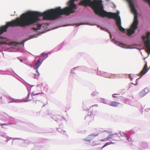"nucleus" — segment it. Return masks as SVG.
<instances>
[{"label": "nucleus", "instance_id": "f257e3e1", "mask_svg": "<svg viewBox=\"0 0 150 150\" xmlns=\"http://www.w3.org/2000/svg\"><path fill=\"white\" fill-rule=\"evenodd\" d=\"M62 16V8L58 7L41 13L37 11H29L22 14L19 18L6 23L5 25L0 27V35L6 32L8 27H24L30 25L40 21L39 17L43 16L42 19L54 20Z\"/></svg>", "mask_w": 150, "mask_h": 150}, {"label": "nucleus", "instance_id": "f03ea898", "mask_svg": "<svg viewBox=\"0 0 150 150\" xmlns=\"http://www.w3.org/2000/svg\"><path fill=\"white\" fill-rule=\"evenodd\" d=\"M129 6L131 8L132 12L134 14V21L130 27V28L127 30V34L129 35H131L133 34L135 32V30L137 29L138 24V21L137 16V12L132 2H129Z\"/></svg>", "mask_w": 150, "mask_h": 150}, {"label": "nucleus", "instance_id": "7ed1b4c3", "mask_svg": "<svg viewBox=\"0 0 150 150\" xmlns=\"http://www.w3.org/2000/svg\"><path fill=\"white\" fill-rule=\"evenodd\" d=\"M142 39L143 40H146L144 42V44L146 47V51L148 53H150V32L147 33L146 36H143Z\"/></svg>", "mask_w": 150, "mask_h": 150}, {"label": "nucleus", "instance_id": "20e7f679", "mask_svg": "<svg viewBox=\"0 0 150 150\" xmlns=\"http://www.w3.org/2000/svg\"><path fill=\"white\" fill-rule=\"evenodd\" d=\"M119 134L120 136L122 138V139L121 140H123L124 139H123L124 138H126L127 140L129 141L130 139L129 134H126L122 132H119Z\"/></svg>", "mask_w": 150, "mask_h": 150}, {"label": "nucleus", "instance_id": "39448f33", "mask_svg": "<svg viewBox=\"0 0 150 150\" xmlns=\"http://www.w3.org/2000/svg\"><path fill=\"white\" fill-rule=\"evenodd\" d=\"M110 136L111 138L115 141H119L122 139L119 135V133L118 134L115 133L114 134H111Z\"/></svg>", "mask_w": 150, "mask_h": 150}, {"label": "nucleus", "instance_id": "423d86ee", "mask_svg": "<svg viewBox=\"0 0 150 150\" xmlns=\"http://www.w3.org/2000/svg\"><path fill=\"white\" fill-rule=\"evenodd\" d=\"M147 63H146L145 64L143 69L141 71L139 74L141 76L146 74L148 71V69L147 68Z\"/></svg>", "mask_w": 150, "mask_h": 150}, {"label": "nucleus", "instance_id": "0eeeda50", "mask_svg": "<svg viewBox=\"0 0 150 150\" xmlns=\"http://www.w3.org/2000/svg\"><path fill=\"white\" fill-rule=\"evenodd\" d=\"M98 134H92L87 137L86 138V140L88 141H89L93 139L95 137L97 136Z\"/></svg>", "mask_w": 150, "mask_h": 150}, {"label": "nucleus", "instance_id": "6e6552de", "mask_svg": "<svg viewBox=\"0 0 150 150\" xmlns=\"http://www.w3.org/2000/svg\"><path fill=\"white\" fill-rule=\"evenodd\" d=\"M35 65L36 67V72L38 74V76L39 75V72L38 71V69L40 65V59L37 61L36 62L35 64Z\"/></svg>", "mask_w": 150, "mask_h": 150}, {"label": "nucleus", "instance_id": "1a4fd4ad", "mask_svg": "<svg viewBox=\"0 0 150 150\" xmlns=\"http://www.w3.org/2000/svg\"><path fill=\"white\" fill-rule=\"evenodd\" d=\"M90 116L89 115L87 116L85 118V119H88L89 120V122L91 121L92 120H94V116L93 114H92V113L91 112H90Z\"/></svg>", "mask_w": 150, "mask_h": 150}, {"label": "nucleus", "instance_id": "9d476101", "mask_svg": "<svg viewBox=\"0 0 150 150\" xmlns=\"http://www.w3.org/2000/svg\"><path fill=\"white\" fill-rule=\"evenodd\" d=\"M115 44L116 45L122 47L123 48H126L127 47V45L122 43L119 42H117Z\"/></svg>", "mask_w": 150, "mask_h": 150}, {"label": "nucleus", "instance_id": "9b49d317", "mask_svg": "<svg viewBox=\"0 0 150 150\" xmlns=\"http://www.w3.org/2000/svg\"><path fill=\"white\" fill-rule=\"evenodd\" d=\"M120 104L119 103L113 101L111 102L110 104V106L116 107H117L119 104Z\"/></svg>", "mask_w": 150, "mask_h": 150}, {"label": "nucleus", "instance_id": "f8f14e48", "mask_svg": "<svg viewBox=\"0 0 150 150\" xmlns=\"http://www.w3.org/2000/svg\"><path fill=\"white\" fill-rule=\"evenodd\" d=\"M146 89L145 88L140 92L139 94L141 97H143L146 94L147 92L146 91Z\"/></svg>", "mask_w": 150, "mask_h": 150}, {"label": "nucleus", "instance_id": "ddd939ff", "mask_svg": "<svg viewBox=\"0 0 150 150\" xmlns=\"http://www.w3.org/2000/svg\"><path fill=\"white\" fill-rule=\"evenodd\" d=\"M37 28L33 27L32 28V29L34 30L35 31L37 30H39L40 29L41 25H36Z\"/></svg>", "mask_w": 150, "mask_h": 150}, {"label": "nucleus", "instance_id": "4468645a", "mask_svg": "<svg viewBox=\"0 0 150 150\" xmlns=\"http://www.w3.org/2000/svg\"><path fill=\"white\" fill-rule=\"evenodd\" d=\"M111 139L110 137V135L108 136L106 138H104L103 139H102L100 140V141L103 142V141H106L109 140V139Z\"/></svg>", "mask_w": 150, "mask_h": 150}, {"label": "nucleus", "instance_id": "2eb2a0df", "mask_svg": "<svg viewBox=\"0 0 150 150\" xmlns=\"http://www.w3.org/2000/svg\"><path fill=\"white\" fill-rule=\"evenodd\" d=\"M104 76H105L106 77H108L110 78H114L115 76V74H111L110 76H106L105 75H103Z\"/></svg>", "mask_w": 150, "mask_h": 150}, {"label": "nucleus", "instance_id": "dca6fc26", "mask_svg": "<svg viewBox=\"0 0 150 150\" xmlns=\"http://www.w3.org/2000/svg\"><path fill=\"white\" fill-rule=\"evenodd\" d=\"M55 118L56 119V121H57L61 120V117L59 115H57L55 116Z\"/></svg>", "mask_w": 150, "mask_h": 150}, {"label": "nucleus", "instance_id": "f3484780", "mask_svg": "<svg viewBox=\"0 0 150 150\" xmlns=\"http://www.w3.org/2000/svg\"><path fill=\"white\" fill-rule=\"evenodd\" d=\"M112 143V142H107L102 147V149L104 147H105V146L111 144Z\"/></svg>", "mask_w": 150, "mask_h": 150}, {"label": "nucleus", "instance_id": "a211bd4d", "mask_svg": "<svg viewBox=\"0 0 150 150\" xmlns=\"http://www.w3.org/2000/svg\"><path fill=\"white\" fill-rule=\"evenodd\" d=\"M41 55L43 57H47L48 56V54L45 53L42 54Z\"/></svg>", "mask_w": 150, "mask_h": 150}, {"label": "nucleus", "instance_id": "6ab92c4d", "mask_svg": "<svg viewBox=\"0 0 150 150\" xmlns=\"http://www.w3.org/2000/svg\"><path fill=\"white\" fill-rule=\"evenodd\" d=\"M37 73V75L36 74H34V78L35 79H37L38 77L39 76L40 74H39V75L38 76V74Z\"/></svg>", "mask_w": 150, "mask_h": 150}, {"label": "nucleus", "instance_id": "aec40b11", "mask_svg": "<svg viewBox=\"0 0 150 150\" xmlns=\"http://www.w3.org/2000/svg\"><path fill=\"white\" fill-rule=\"evenodd\" d=\"M119 95V94H114L112 95V96L113 98H115V97H117V96H115V95Z\"/></svg>", "mask_w": 150, "mask_h": 150}, {"label": "nucleus", "instance_id": "412c9836", "mask_svg": "<svg viewBox=\"0 0 150 150\" xmlns=\"http://www.w3.org/2000/svg\"><path fill=\"white\" fill-rule=\"evenodd\" d=\"M8 125L6 124H0V125L2 127H3V125ZM2 128H3V127H2Z\"/></svg>", "mask_w": 150, "mask_h": 150}, {"label": "nucleus", "instance_id": "4be33fe9", "mask_svg": "<svg viewBox=\"0 0 150 150\" xmlns=\"http://www.w3.org/2000/svg\"><path fill=\"white\" fill-rule=\"evenodd\" d=\"M107 133L106 132H103L102 133V136H105V134H107Z\"/></svg>", "mask_w": 150, "mask_h": 150}, {"label": "nucleus", "instance_id": "5701e85b", "mask_svg": "<svg viewBox=\"0 0 150 150\" xmlns=\"http://www.w3.org/2000/svg\"><path fill=\"white\" fill-rule=\"evenodd\" d=\"M93 106H95V107H97L98 106V105H97V104H96V105H93V106H91V107H93Z\"/></svg>", "mask_w": 150, "mask_h": 150}, {"label": "nucleus", "instance_id": "b1692460", "mask_svg": "<svg viewBox=\"0 0 150 150\" xmlns=\"http://www.w3.org/2000/svg\"><path fill=\"white\" fill-rule=\"evenodd\" d=\"M96 145V144L95 143H93L91 145L92 146H94V145Z\"/></svg>", "mask_w": 150, "mask_h": 150}, {"label": "nucleus", "instance_id": "393cba45", "mask_svg": "<svg viewBox=\"0 0 150 150\" xmlns=\"http://www.w3.org/2000/svg\"><path fill=\"white\" fill-rule=\"evenodd\" d=\"M103 103H104L106 104V103H105V101H103Z\"/></svg>", "mask_w": 150, "mask_h": 150}, {"label": "nucleus", "instance_id": "a878e982", "mask_svg": "<svg viewBox=\"0 0 150 150\" xmlns=\"http://www.w3.org/2000/svg\"><path fill=\"white\" fill-rule=\"evenodd\" d=\"M150 5V0H148Z\"/></svg>", "mask_w": 150, "mask_h": 150}, {"label": "nucleus", "instance_id": "bb28decb", "mask_svg": "<svg viewBox=\"0 0 150 150\" xmlns=\"http://www.w3.org/2000/svg\"><path fill=\"white\" fill-rule=\"evenodd\" d=\"M20 61L21 62H22V59H20Z\"/></svg>", "mask_w": 150, "mask_h": 150}, {"label": "nucleus", "instance_id": "cd10ccee", "mask_svg": "<svg viewBox=\"0 0 150 150\" xmlns=\"http://www.w3.org/2000/svg\"><path fill=\"white\" fill-rule=\"evenodd\" d=\"M2 96H1V97H0V98L1 99H2Z\"/></svg>", "mask_w": 150, "mask_h": 150}, {"label": "nucleus", "instance_id": "c85d7f7f", "mask_svg": "<svg viewBox=\"0 0 150 150\" xmlns=\"http://www.w3.org/2000/svg\"><path fill=\"white\" fill-rule=\"evenodd\" d=\"M110 37H111V34H110Z\"/></svg>", "mask_w": 150, "mask_h": 150}]
</instances>
